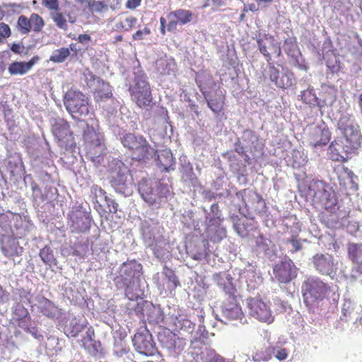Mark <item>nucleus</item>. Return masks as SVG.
Listing matches in <instances>:
<instances>
[{
  "label": "nucleus",
  "mask_w": 362,
  "mask_h": 362,
  "mask_svg": "<svg viewBox=\"0 0 362 362\" xmlns=\"http://www.w3.org/2000/svg\"><path fill=\"white\" fill-rule=\"evenodd\" d=\"M245 226V223L241 222H238L234 225L235 230L242 238L246 237L247 235V231Z\"/></svg>",
  "instance_id": "6e6d98bb"
},
{
  "label": "nucleus",
  "mask_w": 362,
  "mask_h": 362,
  "mask_svg": "<svg viewBox=\"0 0 362 362\" xmlns=\"http://www.w3.org/2000/svg\"><path fill=\"white\" fill-rule=\"evenodd\" d=\"M192 16L193 13L189 10L179 8L170 12L167 16L168 19L167 30L174 32L178 23L185 25L192 21Z\"/></svg>",
  "instance_id": "aec40b11"
},
{
  "label": "nucleus",
  "mask_w": 362,
  "mask_h": 362,
  "mask_svg": "<svg viewBox=\"0 0 362 362\" xmlns=\"http://www.w3.org/2000/svg\"><path fill=\"white\" fill-rule=\"evenodd\" d=\"M24 49L25 47L19 43H13L11 46V50L16 54H21Z\"/></svg>",
  "instance_id": "13d9d810"
},
{
  "label": "nucleus",
  "mask_w": 362,
  "mask_h": 362,
  "mask_svg": "<svg viewBox=\"0 0 362 362\" xmlns=\"http://www.w3.org/2000/svg\"><path fill=\"white\" fill-rule=\"evenodd\" d=\"M334 172L338 177L339 185L345 190L348 188H356L353 180L354 173L344 165H337L334 168Z\"/></svg>",
  "instance_id": "b1692460"
},
{
  "label": "nucleus",
  "mask_w": 362,
  "mask_h": 362,
  "mask_svg": "<svg viewBox=\"0 0 362 362\" xmlns=\"http://www.w3.org/2000/svg\"><path fill=\"white\" fill-rule=\"evenodd\" d=\"M52 132L60 148L66 151L75 147L73 132L66 120L60 118L56 119L52 125Z\"/></svg>",
  "instance_id": "9d476101"
},
{
  "label": "nucleus",
  "mask_w": 362,
  "mask_h": 362,
  "mask_svg": "<svg viewBox=\"0 0 362 362\" xmlns=\"http://www.w3.org/2000/svg\"><path fill=\"white\" fill-rule=\"evenodd\" d=\"M195 362H230V361L218 354L214 349H205L197 355Z\"/></svg>",
  "instance_id": "2f4dec72"
},
{
  "label": "nucleus",
  "mask_w": 362,
  "mask_h": 362,
  "mask_svg": "<svg viewBox=\"0 0 362 362\" xmlns=\"http://www.w3.org/2000/svg\"><path fill=\"white\" fill-rule=\"evenodd\" d=\"M273 273L279 282L287 284L297 277L298 268L291 259L286 258L274 267Z\"/></svg>",
  "instance_id": "2eb2a0df"
},
{
  "label": "nucleus",
  "mask_w": 362,
  "mask_h": 362,
  "mask_svg": "<svg viewBox=\"0 0 362 362\" xmlns=\"http://www.w3.org/2000/svg\"><path fill=\"white\" fill-rule=\"evenodd\" d=\"M2 251L6 257H15L23 252V247L15 240H10L2 246Z\"/></svg>",
  "instance_id": "c9c22d12"
},
{
  "label": "nucleus",
  "mask_w": 362,
  "mask_h": 362,
  "mask_svg": "<svg viewBox=\"0 0 362 362\" xmlns=\"http://www.w3.org/2000/svg\"><path fill=\"white\" fill-rule=\"evenodd\" d=\"M109 6L105 1L89 0L87 8L91 14L101 13L108 10Z\"/></svg>",
  "instance_id": "e433bc0d"
},
{
  "label": "nucleus",
  "mask_w": 362,
  "mask_h": 362,
  "mask_svg": "<svg viewBox=\"0 0 362 362\" xmlns=\"http://www.w3.org/2000/svg\"><path fill=\"white\" fill-rule=\"evenodd\" d=\"M255 246L261 251L267 252L269 250V245L267 240L262 235H259L255 240Z\"/></svg>",
  "instance_id": "3c124183"
},
{
  "label": "nucleus",
  "mask_w": 362,
  "mask_h": 362,
  "mask_svg": "<svg viewBox=\"0 0 362 362\" xmlns=\"http://www.w3.org/2000/svg\"><path fill=\"white\" fill-rule=\"evenodd\" d=\"M86 326V323L81 322L80 320L74 317L65 326L64 333L68 337L76 338Z\"/></svg>",
  "instance_id": "473e14b6"
},
{
  "label": "nucleus",
  "mask_w": 362,
  "mask_h": 362,
  "mask_svg": "<svg viewBox=\"0 0 362 362\" xmlns=\"http://www.w3.org/2000/svg\"><path fill=\"white\" fill-rule=\"evenodd\" d=\"M226 5V0H206L203 8L211 6L213 11H217L220 7Z\"/></svg>",
  "instance_id": "8fccbe9b"
},
{
  "label": "nucleus",
  "mask_w": 362,
  "mask_h": 362,
  "mask_svg": "<svg viewBox=\"0 0 362 362\" xmlns=\"http://www.w3.org/2000/svg\"><path fill=\"white\" fill-rule=\"evenodd\" d=\"M326 64L332 74H338L343 69V64L338 57L333 54L327 55Z\"/></svg>",
  "instance_id": "4c0bfd02"
},
{
  "label": "nucleus",
  "mask_w": 362,
  "mask_h": 362,
  "mask_svg": "<svg viewBox=\"0 0 362 362\" xmlns=\"http://www.w3.org/2000/svg\"><path fill=\"white\" fill-rule=\"evenodd\" d=\"M337 127L341 136L335 138L331 142L328 155L333 161L345 163L349 158V155L355 153L361 146L362 134L355 119L348 114L340 116Z\"/></svg>",
  "instance_id": "f257e3e1"
},
{
  "label": "nucleus",
  "mask_w": 362,
  "mask_h": 362,
  "mask_svg": "<svg viewBox=\"0 0 362 362\" xmlns=\"http://www.w3.org/2000/svg\"><path fill=\"white\" fill-rule=\"evenodd\" d=\"M86 156L95 165H98L103 161L104 148L103 145L87 146Z\"/></svg>",
  "instance_id": "f704fd0d"
},
{
  "label": "nucleus",
  "mask_w": 362,
  "mask_h": 362,
  "mask_svg": "<svg viewBox=\"0 0 362 362\" xmlns=\"http://www.w3.org/2000/svg\"><path fill=\"white\" fill-rule=\"evenodd\" d=\"M301 100L310 105H316L318 104V98L313 90L307 89L301 92Z\"/></svg>",
  "instance_id": "a18cd8bd"
},
{
  "label": "nucleus",
  "mask_w": 362,
  "mask_h": 362,
  "mask_svg": "<svg viewBox=\"0 0 362 362\" xmlns=\"http://www.w3.org/2000/svg\"><path fill=\"white\" fill-rule=\"evenodd\" d=\"M11 35V31L8 25L0 23V43L3 42L4 39L9 37Z\"/></svg>",
  "instance_id": "603ef678"
},
{
  "label": "nucleus",
  "mask_w": 362,
  "mask_h": 362,
  "mask_svg": "<svg viewBox=\"0 0 362 362\" xmlns=\"http://www.w3.org/2000/svg\"><path fill=\"white\" fill-rule=\"evenodd\" d=\"M135 351L146 356H153L158 349L153 336L146 325L139 327L132 339Z\"/></svg>",
  "instance_id": "0eeeda50"
},
{
  "label": "nucleus",
  "mask_w": 362,
  "mask_h": 362,
  "mask_svg": "<svg viewBox=\"0 0 362 362\" xmlns=\"http://www.w3.org/2000/svg\"><path fill=\"white\" fill-rule=\"evenodd\" d=\"M128 90L131 100L139 107L146 109L153 105L151 86L144 74H136L130 83Z\"/></svg>",
  "instance_id": "39448f33"
},
{
  "label": "nucleus",
  "mask_w": 362,
  "mask_h": 362,
  "mask_svg": "<svg viewBox=\"0 0 362 362\" xmlns=\"http://www.w3.org/2000/svg\"><path fill=\"white\" fill-rule=\"evenodd\" d=\"M234 149H235V151L236 153H238L239 155H240V156L245 155V147L241 144V143L239 140L237 142H235Z\"/></svg>",
  "instance_id": "bf43d9fd"
},
{
  "label": "nucleus",
  "mask_w": 362,
  "mask_h": 362,
  "mask_svg": "<svg viewBox=\"0 0 362 362\" xmlns=\"http://www.w3.org/2000/svg\"><path fill=\"white\" fill-rule=\"evenodd\" d=\"M43 4L53 11L59 10L58 0H43Z\"/></svg>",
  "instance_id": "4d7b16f0"
},
{
  "label": "nucleus",
  "mask_w": 362,
  "mask_h": 362,
  "mask_svg": "<svg viewBox=\"0 0 362 362\" xmlns=\"http://www.w3.org/2000/svg\"><path fill=\"white\" fill-rule=\"evenodd\" d=\"M68 223L74 233H83L90 228V220L81 207L74 208L68 214Z\"/></svg>",
  "instance_id": "f3484780"
},
{
  "label": "nucleus",
  "mask_w": 362,
  "mask_h": 362,
  "mask_svg": "<svg viewBox=\"0 0 362 362\" xmlns=\"http://www.w3.org/2000/svg\"><path fill=\"white\" fill-rule=\"evenodd\" d=\"M223 291L225 293L224 300L238 299V293L235 286L233 284L232 281L228 279L223 284Z\"/></svg>",
  "instance_id": "a19ab883"
},
{
  "label": "nucleus",
  "mask_w": 362,
  "mask_h": 362,
  "mask_svg": "<svg viewBox=\"0 0 362 362\" xmlns=\"http://www.w3.org/2000/svg\"><path fill=\"white\" fill-rule=\"evenodd\" d=\"M175 158L170 150H163L157 156V165L163 168V171L169 172L175 169Z\"/></svg>",
  "instance_id": "7c9ffc66"
},
{
  "label": "nucleus",
  "mask_w": 362,
  "mask_h": 362,
  "mask_svg": "<svg viewBox=\"0 0 362 362\" xmlns=\"http://www.w3.org/2000/svg\"><path fill=\"white\" fill-rule=\"evenodd\" d=\"M153 185V182L149 180H142L139 183V192L141 197L151 206L156 202V194Z\"/></svg>",
  "instance_id": "c756f323"
},
{
  "label": "nucleus",
  "mask_w": 362,
  "mask_h": 362,
  "mask_svg": "<svg viewBox=\"0 0 362 362\" xmlns=\"http://www.w3.org/2000/svg\"><path fill=\"white\" fill-rule=\"evenodd\" d=\"M247 8L249 9V11L256 12L259 11L258 6H257L255 4H250L247 5Z\"/></svg>",
  "instance_id": "69168bd1"
},
{
  "label": "nucleus",
  "mask_w": 362,
  "mask_h": 362,
  "mask_svg": "<svg viewBox=\"0 0 362 362\" xmlns=\"http://www.w3.org/2000/svg\"><path fill=\"white\" fill-rule=\"evenodd\" d=\"M91 192L94 194L95 209L101 216L107 214H115L117 211L118 204L110 199L105 191L98 185L92 187Z\"/></svg>",
  "instance_id": "4468645a"
},
{
  "label": "nucleus",
  "mask_w": 362,
  "mask_h": 362,
  "mask_svg": "<svg viewBox=\"0 0 362 362\" xmlns=\"http://www.w3.org/2000/svg\"><path fill=\"white\" fill-rule=\"evenodd\" d=\"M176 64L173 60L161 59L156 62V70L160 76L175 74Z\"/></svg>",
  "instance_id": "72a5a7b5"
},
{
  "label": "nucleus",
  "mask_w": 362,
  "mask_h": 362,
  "mask_svg": "<svg viewBox=\"0 0 362 362\" xmlns=\"http://www.w3.org/2000/svg\"><path fill=\"white\" fill-rule=\"evenodd\" d=\"M256 41L258 50L263 55L267 64H271L274 61L272 57L282 61L281 42H278L273 35H259Z\"/></svg>",
  "instance_id": "6e6552de"
},
{
  "label": "nucleus",
  "mask_w": 362,
  "mask_h": 362,
  "mask_svg": "<svg viewBox=\"0 0 362 362\" xmlns=\"http://www.w3.org/2000/svg\"><path fill=\"white\" fill-rule=\"evenodd\" d=\"M86 82L96 102L106 100L112 96L110 84L92 73L86 75Z\"/></svg>",
  "instance_id": "ddd939ff"
},
{
  "label": "nucleus",
  "mask_w": 362,
  "mask_h": 362,
  "mask_svg": "<svg viewBox=\"0 0 362 362\" xmlns=\"http://www.w3.org/2000/svg\"><path fill=\"white\" fill-rule=\"evenodd\" d=\"M160 33L163 35H165L166 33V29H167L168 24H166V20L164 17H161L160 18Z\"/></svg>",
  "instance_id": "e2e57ef3"
},
{
  "label": "nucleus",
  "mask_w": 362,
  "mask_h": 362,
  "mask_svg": "<svg viewBox=\"0 0 362 362\" xmlns=\"http://www.w3.org/2000/svg\"><path fill=\"white\" fill-rule=\"evenodd\" d=\"M221 315L228 321L239 320L245 317L238 299L223 300L221 304Z\"/></svg>",
  "instance_id": "6ab92c4d"
},
{
  "label": "nucleus",
  "mask_w": 362,
  "mask_h": 362,
  "mask_svg": "<svg viewBox=\"0 0 362 362\" xmlns=\"http://www.w3.org/2000/svg\"><path fill=\"white\" fill-rule=\"evenodd\" d=\"M64 103L66 110L71 114L82 117L89 113V99L79 90H69L65 94Z\"/></svg>",
  "instance_id": "423d86ee"
},
{
  "label": "nucleus",
  "mask_w": 362,
  "mask_h": 362,
  "mask_svg": "<svg viewBox=\"0 0 362 362\" xmlns=\"http://www.w3.org/2000/svg\"><path fill=\"white\" fill-rule=\"evenodd\" d=\"M348 257L356 266L353 272L362 274V244L349 243L347 245Z\"/></svg>",
  "instance_id": "bb28decb"
},
{
  "label": "nucleus",
  "mask_w": 362,
  "mask_h": 362,
  "mask_svg": "<svg viewBox=\"0 0 362 362\" xmlns=\"http://www.w3.org/2000/svg\"><path fill=\"white\" fill-rule=\"evenodd\" d=\"M301 293L305 306L312 308L328 297L331 287L318 276H310L303 281Z\"/></svg>",
  "instance_id": "7ed1b4c3"
},
{
  "label": "nucleus",
  "mask_w": 362,
  "mask_h": 362,
  "mask_svg": "<svg viewBox=\"0 0 362 362\" xmlns=\"http://www.w3.org/2000/svg\"><path fill=\"white\" fill-rule=\"evenodd\" d=\"M40 311L44 315L49 317H54L55 316L56 306L49 299L42 297L40 300Z\"/></svg>",
  "instance_id": "58836bf2"
},
{
  "label": "nucleus",
  "mask_w": 362,
  "mask_h": 362,
  "mask_svg": "<svg viewBox=\"0 0 362 362\" xmlns=\"http://www.w3.org/2000/svg\"><path fill=\"white\" fill-rule=\"evenodd\" d=\"M174 324L177 328L182 329L184 327H191L192 322L185 315H179L175 319Z\"/></svg>",
  "instance_id": "09e8293b"
},
{
  "label": "nucleus",
  "mask_w": 362,
  "mask_h": 362,
  "mask_svg": "<svg viewBox=\"0 0 362 362\" xmlns=\"http://www.w3.org/2000/svg\"><path fill=\"white\" fill-rule=\"evenodd\" d=\"M275 356L280 361L284 360L288 356L287 351L285 349H280L276 352Z\"/></svg>",
  "instance_id": "680f3d73"
},
{
  "label": "nucleus",
  "mask_w": 362,
  "mask_h": 362,
  "mask_svg": "<svg viewBox=\"0 0 362 362\" xmlns=\"http://www.w3.org/2000/svg\"><path fill=\"white\" fill-rule=\"evenodd\" d=\"M110 1L115 2L116 6H115L113 5L110 6V8L112 10H115L116 8V7L118 6L119 4V0H107V2H110Z\"/></svg>",
  "instance_id": "774afa93"
},
{
  "label": "nucleus",
  "mask_w": 362,
  "mask_h": 362,
  "mask_svg": "<svg viewBox=\"0 0 362 362\" xmlns=\"http://www.w3.org/2000/svg\"><path fill=\"white\" fill-rule=\"evenodd\" d=\"M208 107L216 114H218L223 110L226 100V92L219 87L214 93H209V96L204 97Z\"/></svg>",
  "instance_id": "4be33fe9"
},
{
  "label": "nucleus",
  "mask_w": 362,
  "mask_h": 362,
  "mask_svg": "<svg viewBox=\"0 0 362 362\" xmlns=\"http://www.w3.org/2000/svg\"><path fill=\"white\" fill-rule=\"evenodd\" d=\"M274 0H255V1L258 4V5L261 4H269L274 1Z\"/></svg>",
  "instance_id": "338daca9"
},
{
  "label": "nucleus",
  "mask_w": 362,
  "mask_h": 362,
  "mask_svg": "<svg viewBox=\"0 0 362 362\" xmlns=\"http://www.w3.org/2000/svg\"><path fill=\"white\" fill-rule=\"evenodd\" d=\"M331 139V132L325 124L313 126L309 128L308 141L313 147L325 146Z\"/></svg>",
  "instance_id": "a211bd4d"
},
{
  "label": "nucleus",
  "mask_w": 362,
  "mask_h": 362,
  "mask_svg": "<svg viewBox=\"0 0 362 362\" xmlns=\"http://www.w3.org/2000/svg\"><path fill=\"white\" fill-rule=\"evenodd\" d=\"M313 201L316 207L328 212L334 213L338 209L336 194L325 182H320V186L314 193Z\"/></svg>",
  "instance_id": "1a4fd4ad"
},
{
  "label": "nucleus",
  "mask_w": 362,
  "mask_h": 362,
  "mask_svg": "<svg viewBox=\"0 0 362 362\" xmlns=\"http://www.w3.org/2000/svg\"><path fill=\"white\" fill-rule=\"evenodd\" d=\"M312 263L315 269L321 275L334 279L337 274L338 262H335L331 255L317 253L313 257Z\"/></svg>",
  "instance_id": "9b49d317"
},
{
  "label": "nucleus",
  "mask_w": 362,
  "mask_h": 362,
  "mask_svg": "<svg viewBox=\"0 0 362 362\" xmlns=\"http://www.w3.org/2000/svg\"><path fill=\"white\" fill-rule=\"evenodd\" d=\"M94 337V330L92 329V327H89L86 332V335L83 336L81 340V346L85 349H88L93 341Z\"/></svg>",
  "instance_id": "de8ad7c7"
},
{
  "label": "nucleus",
  "mask_w": 362,
  "mask_h": 362,
  "mask_svg": "<svg viewBox=\"0 0 362 362\" xmlns=\"http://www.w3.org/2000/svg\"><path fill=\"white\" fill-rule=\"evenodd\" d=\"M40 60V57L34 56L28 62H13L10 64L8 71L11 75H24Z\"/></svg>",
  "instance_id": "c85d7f7f"
},
{
  "label": "nucleus",
  "mask_w": 362,
  "mask_h": 362,
  "mask_svg": "<svg viewBox=\"0 0 362 362\" xmlns=\"http://www.w3.org/2000/svg\"><path fill=\"white\" fill-rule=\"evenodd\" d=\"M163 274L165 275V276L168 279L169 282L171 284L170 286V288L172 290H175L177 286H180V281L175 275V272L168 267L167 266H165L163 267Z\"/></svg>",
  "instance_id": "c03bdc74"
},
{
  "label": "nucleus",
  "mask_w": 362,
  "mask_h": 362,
  "mask_svg": "<svg viewBox=\"0 0 362 362\" xmlns=\"http://www.w3.org/2000/svg\"><path fill=\"white\" fill-rule=\"evenodd\" d=\"M279 62H272L271 64H268V77L269 78L275 83V85L280 88H287L292 85V78L287 74H284L279 78V71L274 66V64L279 65Z\"/></svg>",
  "instance_id": "412c9836"
},
{
  "label": "nucleus",
  "mask_w": 362,
  "mask_h": 362,
  "mask_svg": "<svg viewBox=\"0 0 362 362\" xmlns=\"http://www.w3.org/2000/svg\"><path fill=\"white\" fill-rule=\"evenodd\" d=\"M71 54L69 48L62 47L55 49L50 56L49 60L54 63L64 62Z\"/></svg>",
  "instance_id": "ea45409f"
},
{
  "label": "nucleus",
  "mask_w": 362,
  "mask_h": 362,
  "mask_svg": "<svg viewBox=\"0 0 362 362\" xmlns=\"http://www.w3.org/2000/svg\"><path fill=\"white\" fill-rule=\"evenodd\" d=\"M45 23L44 19L37 13H33L29 17L21 15L16 23V30L21 35H28L31 32L39 33L42 32Z\"/></svg>",
  "instance_id": "f8f14e48"
},
{
  "label": "nucleus",
  "mask_w": 362,
  "mask_h": 362,
  "mask_svg": "<svg viewBox=\"0 0 362 362\" xmlns=\"http://www.w3.org/2000/svg\"><path fill=\"white\" fill-rule=\"evenodd\" d=\"M293 246V250H291L292 253L296 252L302 249V245L299 240H298L296 235L291 237V239L288 240Z\"/></svg>",
  "instance_id": "5fc2aeb1"
},
{
  "label": "nucleus",
  "mask_w": 362,
  "mask_h": 362,
  "mask_svg": "<svg viewBox=\"0 0 362 362\" xmlns=\"http://www.w3.org/2000/svg\"><path fill=\"white\" fill-rule=\"evenodd\" d=\"M136 18L129 16L126 18L124 21L117 23L115 26L119 30L130 31L136 26Z\"/></svg>",
  "instance_id": "79ce46f5"
},
{
  "label": "nucleus",
  "mask_w": 362,
  "mask_h": 362,
  "mask_svg": "<svg viewBox=\"0 0 362 362\" xmlns=\"http://www.w3.org/2000/svg\"><path fill=\"white\" fill-rule=\"evenodd\" d=\"M91 37L88 34H80L78 36L77 40L81 43H84L90 41Z\"/></svg>",
  "instance_id": "0e129e2a"
},
{
  "label": "nucleus",
  "mask_w": 362,
  "mask_h": 362,
  "mask_svg": "<svg viewBox=\"0 0 362 362\" xmlns=\"http://www.w3.org/2000/svg\"><path fill=\"white\" fill-rule=\"evenodd\" d=\"M221 219L219 216H214L210 220L211 225L207 229V236L210 241L219 243L226 237V229L220 226Z\"/></svg>",
  "instance_id": "393cba45"
},
{
  "label": "nucleus",
  "mask_w": 362,
  "mask_h": 362,
  "mask_svg": "<svg viewBox=\"0 0 362 362\" xmlns=\"http://www.w3.org/2000/svg\"><path fill=\"white\" fill-rule=\"evenodd\" d=\"M141 274L142 265L134 259L122 263L119 268L117 286L124 289L125 296L131 300L139 297L138 287Z\"/></svg>",
  "instance_id": "f03ea898"
},
{
  "label": "nucleus",
  "mask_w": 362,
  "mask_h": 362,
  "mask_svg": "<svg viewBox=\"0 0 362 362\" xmlns=\"http://www.w3.org/2000/svg\"><path fill=\"white\" fill-rule=\"evenodd\" d=\"M151 34V29L148 27H145L143 30H139L132 35V39L134 40H143L145 35Z\"/></svg>",
  "instance_id": "864d4df0"
},
{
  "label": "nucleus",
  "mask_w": 362,
  "mask_h": 362,
  "mask_svg": "<svg viewBox=\"0 0 362 362\" xmlns=\"http://www.w3.org/2000/svg\"><path fill=\"white\" fill-rule=\"evenodd\" d=\"M40 257L47 264H51L55 260L52 250L47 246L40 250Z\"/></svg>",
  "instance_id": "49530a36"
},
{
  "label": "nucleus",
  "mask_w": 362,
  "mask_h": 362,
  "mask_svg": "<svg viewBox=\"0 0 362 362\" xmlns=\"http://www.w3.org/2000/svg\"><path fill=\"white\" fill-rule=\"evenodd\" d=\"M141 0H127L126 6L130 9H135L141 4Z\"/></svg>",
  "instance_id": "052dcab7"
},
{
  "label": "nucleus",
  "mask_w": 362,
  "mask_h": 362,
  "mask_svg": "<svg viewBox=\"0 0 362 362\" xmlns=\"http://www.w3.org/2000/svg\"><path fill=\"white\" fill-rule=\"evenodd\" d=\"M121 141L131 151L132 159L136 161H146L157 153L146 139L140 134H126Z\"/></svg>",
  "instance_id": "20e7f679"
},
{
  "label": "nucleus",
  "mask_w": 362,
  "mask_h": 362,
  "mask_svg": "<svg viewBox=\"0 0 362 362\" xmlns=\"http://www.w3.org/2000/svg\"><path fill=\"white\" fill-rule=\"evenodd\" d=\"M51 18L59 28L64 30H66L68 29L66 19L64 14L59 12V10L51 12Z\"/></svg>",
  "instance_id": "37998d69"
},
{
  "label": "nucleus",
  "mask_w": 362,
  "mask_h": 362,
  "mask_svg": "<svg viewBox=\"0 0 362 362\" xmlns=\"http://www.w3.org/2000/svg\"><path fill=\"white\" fill-rule=\"evenodd\" d=\"M83 139L87 146L102 145L103 135L99 132L98 122L86 125L83 134Z\"/></svg>",
  "instance_id": "a878e982"
},
{
  "label": "nucleus",
  "mask_w": 362,
  "mask_h": 362,
  "mask_svg": "<svg viewBox=\"0 0 362 362\" xmlns=\"http://www.w3.org/2000/svg\"><path fill=\"white\" fill-rule=\"evenodd\" d=\"M13 315V320L19 327L24 330L29 329L31 317L27 308H25L22 304L17 303L14 306Z\"/></svg>",
  "instance_id": "cd10ccee"
},
{
  "label": "nucleus",
  "mask_w": 362,
  "mask_h": 362,
  "mask_svg": "<svg viewBox=\"0 0 362 362\" xmlns=\"http://www.w3.org/2000/svg\"><path fill=\"white\" fill-rule=\"evenodd\" d=\"M247 308L249 314L255 319L268 324L274 321L270 308L262 300L255 298L248 299Z\"/></svg>",
  "instance_id": "dca6fc26"
},
{
  "label": "nucleus",
  "mask_w": 362,
  "mask_h": 362,
  "mask_svg": "<svg viewBox=\"0 0 362 362\" xmlns=\"http://www.w3.org/2000/svg\"><path fill=\"white\" fill-rule=\"evenodd\" d=\"M195 80L204 97L209 96V93L211 92L216 86L213 76L207 71L197 74Z\"/></svg>",
  "instance_id": "5701e85b"
}]
</instances>
